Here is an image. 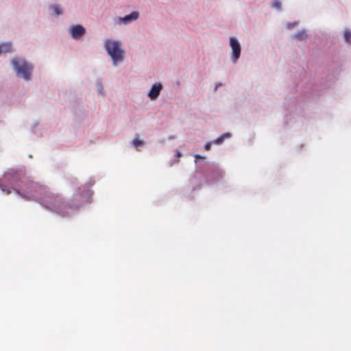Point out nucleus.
I'll use <instances>...</instances> for the list:
<instances>
[{
	"label": "nucleus",
	"mask_w": 351,
	"mask_h": 351,
	"mask_svg": "<svg viewBox=\"0 0 351 351\" xmlns=\"http://www.w3.org/2000/svg\"><path fill=\"white\" fill-rule=\"evenodd\" d=\"M51 9L57 16L60 15L62 13L60 8L57 5H52Z\"/></svg>",
	"instance_id": "13"
},
{
	"label": "nucleus",
	"mask_w": 351,
	"mask_h": 351,
	"mask_svg": "<svg viewBox=\"0 0 351 351\" xmlns=\"http://www.w3.org/2000/svg\"><path fill=\"white\" fill-rule=\"evenodd\" d=\"M230 45L232 51V60L234 62H236L239 58L241 55V45L238 40L234 37H230Z\"/></svg>",
	"instance_id": "4"
},
{
	"label": "nucleus",
	"mask_w": 351,
	"mask_h": 351,
	"mask_svg": "<svg viewBox=\"0 0 351 351\" xmlns=\"http://www.w3.org/2000/svg\"><path fill=\"white\" fill-rule=\"evenodd\" d=\"M12 50V45L10 43H1V53H8Z\"/></svg>",
	"instance_id": "8"
},
{
	"label": "nucleus",
	"mask_w": 351,
	"mask_h": 351,
	"mask_svg": "<svg viewBox=\"0 0 351 351\" xmlns=\"http://www.w3.org/2000/svg\"><path fill=\"white\" fill-rule=\"evenodd\" d=\"M11 193V191H9V190H8V191H7V192H6V193H7V194H9V193Z\"/></svg>",
	"instance_id": "19"
},
{
	"label": "nucleus",
	"mask_w": 351,
	"mask_h": 351,
	"mask_svg": "<svg viewBox=\"0 0 351 351\" xmlns=\"http://www.w3.org/2000/svg\"><path fill=\"white\" fill-rule=\"evenodd\" d=\"M195 160H196V161H197V160H200V159H201V160H203V159H204V158H205V157H204V156H200V155H198V154H196V155L195 156Z\"/></svg>",
	"instance_id": "16"
},
{
	"label": "nucleus",
	"mask_w": 351,
	"mask_h": 351,
	"mask_svg": "<svg viewBox=\"0 0 351 351\" xmlns=\"http://www.w3.org/2000/svg\"><path fill=\"white\" fill-rule=\"evenodd\" d=\"M1 191H2L3 192L5 191V189L2 186H1Z\"/></svg>",
	"instance_id": "18"
},
{
	"label": "nucleus",
	"mask_w": 351,
	"mask_h": 351,
	"mask_svg": "<svg viewBox=\"0 0 351 351\" xmlns=\"http://www.w3.org/2000/svg\"><path fill=\"white\" fill-rule=\"evenodd\" d=\"M12 64L17 76L23 77L26 81L30 80L33 70L30 64L20 58H14L12 60Z\"/></svg>",
	"instance_id": "3"
},
{
	"label": "nucleus",
	"mask_w": 351,
	"mask_h": 351,
	"mask_svg": "<svg viewBox=\"0 0 351 351\" xmlns=\"http://www.w3.org/2000/svg\"><path fill=\"white\" fill-rule=\"evenodd\" d=\"M306 34L304 31L299 32L294 35V37L299 40H304L306 38Z\"/></svg>",
	"instance_id": "9"
},
{
	"label": "nucleus",
	"mask_w": 351,
	"mask_h": 351,
	"mask_svg": "<svg viewBox=\"0 0 351 351\" xmlns=\"http://www.w3.org/2000/svg\"><path fill=\"white\" fill-rule=\"evenodd\" d=\"M139 16V13L138 12H132L131 14L120 18V21H121L123 23H129L132 21L136 20Z\"/></svg>",
	"instance_id": "7"
},
{
	"label": "nucleus",
	"mask_w": 351,
	"mask_h": 351,
	"mask_svg": "<svg viewBox=\"0 0 351 351\" xmlns=\"http://www.w3.org/2000/svg\"><path fill=\"white\" fill-rule=\"evenodd\" d=\"M143 141L139 138H135L132 141V145L136 147L143 145Z\"/></svg>",
	"instance_id": "12"
},
{
	"label": "nucleus",
	"mask_w": 351,
	"mask_h": 351,
	"mask_svg": "<svg viewBox=\"0 0 351 351\" xmlns=\"http://www.w3.org/2000/svg\"><path fill=\"white\" fill-rule=\"evenodd\" d=\"M210 147H211L210 142L206 143V145H204V149L207 151L210 150Z\"/></svg>",
	"instance_id": "15"
},
{
	"label": "nucleus",
	"mask_w": 351,
	"mask_h": 351,
	"mask_svg": "<svg viewBox=\"0 0 351 351\" xmlns=\"http://www.w3.org/2000/svg\"><path fill=\"white\" fill-rule=\"evenodd\" d=\"M178 155L180 156H181V153L180 152H178Z\"/></svg>",
	"instance_id": "20"
},
{
	"label": "nucleus",
	"mask_w": 351,
	"mask_h": 351,
	"mask_svg": "<svg viewBox=\"0 0 351 351\" xmlns=\"http://www.w3.org/2000/svg\"><path fill=\"white\" fill-rule=\"evenodd\" d=\"M230 136V134L229 133H226V134H223L222 136H219V138H217L215 141V143L217 144H220V143H223V141H224V139L226 138H228Z\"/></svg>",
	"instance_id": "10"
},
{
	"label": "nucleus",
	"mask_w": 351,
	"mask_h": 351,
	"mask_svg": "<svg viewBox=\"0 0 351 351\" xmlns=\"http://www.w3.org/2000/svg\"><path fill=\"white\" fill-rule=\"evenodd\" d=\"M273 6L276 8H280V2L278 0L274 1L273 3Z\"/></svg>",
	"instance_id": "14"
},
{
	"label": "nucleus",
	"mask_w": 351,
	"mask_h": 351,
	"mask_svg": "<svg viewBox=\"0 0 351 351\" xmlns=\"http://www.w3.org/2000/svg\"><path fill=\"white\" fill-rule=\"evenodd\" d=\"M344 39L348 43L351 42V31L349 29H346L344 31Z\"/></svg>",
	"instance_id": "11"
},
{
	"label": "nucleus",
	"mask_w": 351,
	"mask_h": 351,
	"mask_svg": "<svg viewBox=\"0 0 351 351\" xmlns=\"http://www.w3.org/2000/svg\"><path fill=\"white\" fill-rule=\"evenodd\" d=\"M219 86H221V84H216L215 90H217V88H218V87H219Z\"/></svg>",
	"instance_id": "17"
},
{
	"label": "nucleus",
	"mask_w": 351,
	"mask_h": 351,
	"mask_svg": "<svg viewBox=\"0 0 351 351\" xmlns=\"http://www.w3.org/2000/svg\"><path fill=\"white\" fill-rule=\"evenodd\" d=\"M104 47L114 65L123 60L125 51L122 49L120 42L107 39L104 43Z\"/></svg>",
	"instance_id": "1"
},
{
	"label": "nucleus",
	"mask_w": 351,
	"mask_h": 351,
	"mask_svg": "<svg viewBox=\"0 0 351 351\" xmlns=\"http://www.w3.org/2000/svg\"><path fill=\"white\" fill-rule=\"evenodd\" d=\"M32 197H34L35 195L34 194H30Z\"/></svg>",
	"instance_id": "21"
},
{
	"label": "nucleus",
	"mask_w": 351,
	"mask_h": 351,
	"mask_svg": "<svg viewBox=\"0 0 351 351\" xmlns=\"http://www.w3.org/2000/svg\"><path fill=\"white\" fill-rule=\"evenodd\" d=\"M47 200H46L48 204L47 206L51 209H54L57 213L60 214L62 216H65L69 213V211L64 210L66 208H70L71 210H74L81 204H75L71 205L68 203L62 202L61 200V197L58 195H51L48 197Z\"/></svg>",
	"instance_id": "2"
},
{
	"label": "nucleus",
	"mask_w": 351,
	"mask_h": 351,
	"mask_svg": "<svg viewBox=\"0 0 351 351\" xmlns=\"http://www.w3.org/2000/svg\"><path fill=\"white\" fill-rule=\"evenodd\" d=\"M85 32L84 27L80 25H73L70 29L71 34L75 39L81 38L85 34Z\"/></svg>",
	"instance_id": "5"
},
{
	"label": "nucleus",
	"mask_w": 351,
	"mask_h": 351,
	"mask_svg": "<svg viewBox=\"0 0 351 351\" xmlns=\"http://www.w3.org/2000/svg\"><path fill=\"white\" fill-rule=\"evenodd\" d=\"M162 88V86L161 84H159V83L154 84L152 86L151 90H149V92L148 93V96L152 99H156L158 97V95H160V93Z\"/></svg>",
	"instance_id": "6"
}]
</instances>
